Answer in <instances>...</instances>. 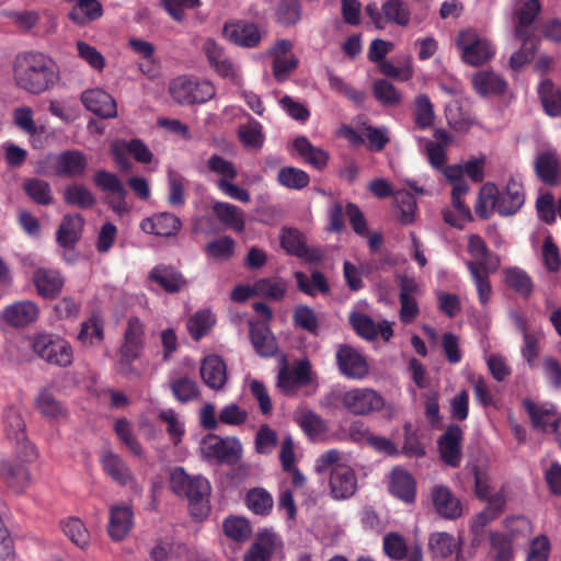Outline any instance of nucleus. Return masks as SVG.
<instances>
[{"instance_id":"obj_38","label":"nucleus","mask_w":561,"mask_h":561,"mask_svg":"<svg viewBox=\"0 0 561 561\" xmlns=\"http://www.w3.org/2000/svg\"><path fill=\"white\" fill-rule=\"evenodd\" d=\"M428 548L433 557L447 558L459 554L461 540L448 533H434L428 539Z\"/></svg>"},{"instance_id":"obj_28","label":"nucleus","mask_w":561,"mask_h":561,"mask_svg":"<svg viewBox=\"0 0 561 561\" xmlns=\"http://www.w3.org/2000/svg\"><path fill=\"white\" fill-rule=\"evenodd\" d=\"M469 186H458L451 190V202L457 218H453L451 209L446 208L443 210V217L446 224L451 227L462 229L465 225L472 220L470 208L465 204L463 196L468 193Z\"/></svg>"},{"instance_id":"obj_52","label":"nucleus","mask_w":561,"mask_h":561,"mask_svg":"<svg viewBox=\"0 0 561 561\" xmlns=\"http://www.w3.org/2000/svg\"><path fill=\"white\" fill-rule=\"evenodd\" d=\"M215 323V314L209 309H203L188 318L186 327L192 339L199 340L211 330Z\"/></svg>"},{"instance_id":"obj_21","label":"nucleus","mask_w":561,"mask_h":561,"mask_svg":"<svg viewBox=\"0 0 561 561\" xmlns=\"http://www.w3.org/2000/svg\"><path fill=\"white\" fill-rule=\"evenodd\" d=\"M81 102L84 107L104 118H113L117 115L115 100L101 88L87 89L81 93Z\"/></svg>"},{"instance_id":"obj_20","label":"nucleus","mask_w":561,"mask_h":561,"mask_svg":"<svg viewBox=\"0 0 561 561\" xmlns=\"http://www.w3.org/2000/svg\"><path fill=\"white\" fill-rule=\"evenodd\" d=\"M350 323L355 332L367 341L375 340L378 334H380L385 341H389L393 335V322L388 320H382L376 324L370 317L354 311L350 314Z\"/></svg>"},{"instance_id":"obj_44","label":"nucleus","mask_w":561,"mask_h":561,"mask_svg":"<svg viewBox=\"0 0 561 561\" xmlns=\"http://www.w3.org/2000/svg\"><path fill=\"white\" fill-rule=\"evenodd\" d=\"M104 323L100 316L92 314L83 321L77 336L79 343L85 347L96 346L103 342Z\"/></svg>"},{"instance_id":"obj_53","label":"nucleus","mask_w":561,"mask_h":561,"mask_svg":"<svg viewBox=\"0 0 561 561\" xmlns=\"http://www.w3.org/2000/svg\"><path fill=\"white\" fill-rule=\"evenodd\" d=\"M298 288L310 296H316L317 293L327 294L329 286L325 277L320 272H313L309 279L302 272H295L294 274Z\"/></svg>"},{"instance_id":"obj_18","label":"nucleus","mask_w":561,"mask_h":561,"mask_svg":"<svg viewBox=\"0 0 561 561\" xmlns=\"http://www.w3.org/2000/svg\"><path fill=\"white\" fill-rule=\"evenodd\" d=\"M134 527V512L128 504H113L108 508L107 534L113 541H123Z\"/></svg>"},{"instance_id":"obj_12","label":"nucleus","mask_w":561,"mask_h":561,"mask_svg":"<svg viewBox=\"0 0 561 561\" xmlns=\"http://www.w3.org/2000/svg\"><path fill=\"white\" fill-rule=\"evenodd\" d=\"M365 11L379 30H383L388 23L407 26L411 18L410 9L402 0H387L381 5V12L375 3H370Z\"/></svg>"},{"instance_id":"obj_49","label":"nucleus","mask_w":561,"mask_h":561,"mask_svg":"<svg viewBox=\"0 0 561 561\" xmlns=\"http://www.w3.org/2000/svg\"><path fill=\"white\" fill-rule=\"evenodd\" d=\"M83 229V218L80 215H67L64 217L57 232V241L62 247L76 243Z\"/></svg>"},{"instance_id":"obj_48","label":"nucleus","mask_w":561,"mask_h":561,"mask_svg":"<svg viewBox=\"0 0 561 561\" xmlns=\"http://www.w3.org/2000/svg\"><path fill=\"white\" fill-rule=\"evenodd\" d=\"M149 278L169 293H176L185 285V280L180 273L163 265L152 268Z\"/></svg>"},{"instance_id":"obj_33","label":"nucleus","mask_w":561,"mask_h":561,"mask_svg":"<svg viewBox=\"0 0 561 561\" xmlns=\"http://www.w3.org/2000/svg\"><path fill=\"white\" fill-rule=\"evenodd\" d=\"M278 543V537L274 533L264 530L245 552L243 561H268Z\"/></svg>"},{"instance_id":"obj_46","label":"nucleus","mask_w":561,"mask_h":561,"mask_svg":"<svg viewBox=\"0 0 561 561\" xmlns=\"http://www.w3.org/2000/svg\"><path fill=\"white\" fill-rule=\"evenodd\" d=\"M379 72L399 81H409L414 75L411 56L397 57L394 60L383 61Z\"/></svg>"},{"instance_id":"obj_31","label":"nucleus","mask_w":561,"mask_h":561,"mask_svg":"<svg viewBox=\"0 0 561 561\" xmlns=\"http://www.w3.org/2000/svg\"><path fill=\"white\" fill-rule=\"evenodd\" d=\"M474 91L481 96L502 94L506 89L505 80L492 70H480L471 78Z\"/></svg>"},{"instance_id":"obj_43","label":"nucleus","mask_w":561,"mask_h":561,"mask_svg":"<svg viewBox=\"0 0 561 561\" xmlns=\"http://www.w3.org/2000/svg\"><path fill=\"white\" fill-rule=\"evenodd\" d=\"M103 470L116 482L127 484L133 474L123 459L112 450H105L101 457Z\"/></svg>"},{"instance_id":"obj_2","label":"nucleus","mask_w":561,"mask_h":561,"mask_svg":"<svg viewBox=\"0 0 561 561\" xmlns=\"http://www.w3.org/2000/svg\"><path fill=\"white\" fill-rule=\"evenodd\" d=\"M524 203L523 183L519 179L513 176L503 191H500L494 183H484L479 191L474 210L483 219L489 218L494 211H497L501 216H511L516 214Z\"/></svg>"},{"instance_id":"obj_50","label":"nucleus","mask_w":561,"mask_h":561,"mask_svg":"<svg viewBox=\"0 0 561 561\" xmlns=\"http://www.w3.org/2000/svg\"><path fill=\"white\" fill-rule=\"evenodd\" d=\"M538 93L546 113L556 117L561 115V91L549 80H542Z\"/></svg>"},{"instance_id":"obj_17","label":"nucleus","mask_w":561,"mask_h":561,"mask_svg":"<svg viewBox=\"0 0 561 561\" xmlns=\"http://www.w3.org/2000/svg\"><path fill=\"white\" fill-rule=\"evenodd\" d=\"M53 172L57 176L76 178L84 173L88 160L79 150H66L48 158Z\"/></svg>"},{"instance_id":"obj_6","label":"nucleus","mask_w":561,"mask_h":561,"mask_svg":"<svg viewBox=\"0 0 561 561\" xmlns=\"http://www.w3.org/2000/svg\"><path fill=\"white\" fill-rule=\"evenodd\" d=\"M169 93L176 103L191 105L211 100L216 94V89L208 80L180 76L170 82Z\"/></svg>"},{"instance_id":"obj_14","label":"nucleus","mask_w":561,"mask_h":561,"mask_svg":"<svg viewBox=\"0 0 561 561\" xmlns=\"http://www.w3.org/2000/svg\"><path fill=\"white\" fill-rule=\"evenodd\" d=\"M336 363L340 371L350 379L362 380L369 373L366 357L350 345H342L336 351Z\"/></svg>"},{"instance_id":"obj_9","label":"nucleus","mask_w":561,"mask_h":561,"mask_svg":"<svg viewBox=\"0 0 561 561\" xmlns=\"http://www.w3.org/2000/svg\"><path fill=\"white\" fill-rule=\"evenodd\" d=\"M145 343V327L138 318H130L124 334V343L119 348V370L130 374V364L140 357Z\"/></svg>"},{"instance_id":"obj_58","label":"nucleus","mask_w":561,"mask_h":561,"mask_svg":"<svg viewBox=\"0 0 561 561\" xmlns=\"http://www.w3.org/2000/svg\"><path fill=\"white\" fill-rule=\"evenodd\" d=\"M505 499L503 495H496L494 499H490L488 506L480 512L471 524V529L474 533H479L490 522L495 519L501 513Z\"/></svg>"},{"instance_id":"obj_57","label":"nucleus","mask_w":561,"mask_h":561,"mask_svg":"<svg viewBox=\"0 0 561 561\" xmlns=\"http://www.w3.org/2000/svg\"><path fill=\"white\" fill-rule=\"evenodd\" d=\"M64 198L67 204L79 208H89L95 203L91 191L82 184H72L66 187Z\"/></svg>"},{"instance_id":"obj_40","label":"nucleus","mask_w":561,"mask_h":561,"mask_svg":"<svg viewBox=\"0 0 561 561\" xmlns=\"http://www.w3.org/2000/svg\"><path fill=\"white\" fill-rule=\"evenodd\" d=\"M391 493L404 502H413L415 497V481L413 477L401 468H394L390 478Z\"/></svg>"},{"instance_id":"obj_4","label":"nucleus","mask_w":561,"mask_h":561,"mask_svg":"<svg viewBox=\"0 0 561 561\" xmlns=\"http://www.w3.org/2000/svg\"><path fill=\"white\" fill-rule=\"evenodd\" d=\"M169 484L176 495L187 499L192 517L203 520L208 516L211 488L206 478L199 474L190 476L182 467H175L170 471Z\"/></svg>"},{"instance_id":"obj_36","label":"nucleus","mask_w":561,"mask_h":561,"mask_svg":"<svg viewBox=\"0 0 561 561\" xmlns=\"http://www.w3.org/2000/svg\"><path fill=\"white\" fill-rule=\"evenodd\" d=\"M499 531L504 534L510 542L519 547L524 545L533 534V524L525 516L508 517L504 522V529Z\"/></svg>"},{"instance_id":"obj_39","label":"nucleus","mask_w":561,"mask_h":561,"mask_svg":"<svg viewBox=\"0 0 561 561\" xmlns=\"http://www.w3.org/2000/svg\"><path fill=\"white\" fill-rule=\"evenodd\" d=\"M280 244L290 254L305 257L308 261L319 260L316 251H309L305 243V237L295 229H283L280 234Z\"/></svg>"},{"instance_id":"obj_37","label":"nucleus","mask_w":561,"mask_h":561,"mask_svg":"<svg viewBox=\"0 0 561 561\" xmlns=\"http://www.w3.org/2000/svg\"><path fill=\"white\" fill-rule=\"evenodd\" d=\"M538 176L546 183L556 184L561 179V162L553 151H543L536 158Z\"/></svg>"},{"instance_id":"obj_23","label":"nucleus","mask_w":561,"mask_h":561,"mask_svg":"<svg viewBox=\"0 0 561 561\" xmlns=\"http://www.w3.org/2000/svg\"><path fill=\"white\" fill-rule=\"evenodd\" d=\"M182 222L179 217L171 213H159L145 218L140 222V229L145 233L157 237L171 238L179 233Z\"/></svg>"},{"instance_id":"obj_24","label":"nucleus","mask_w":561,"mask_h":561,"mask_svg":"<svg viewBox=\"0 0 561 561\" xmlns=\"http://www.w3.org/2000/svg\"><path fill=\"white\" fill-rule=\"evenodd\" d=\"M37 294L43 298L54 299L62 290L65 278L61 273L54 268L39 267L32 276Z\"/></svg>"},{"instance_id":"obj_35","label":"nucleus","mask_w":561,"mask_h":561,"mask_svg":"<svg viewBox=\"0 0 561 561\" xmlns=\"http://www.w3.org/2000/svg\"><path fill=\"white\" fill-rule=\"evenodd\" d=\"M244 504L254 515L268 516L274 507V499L266 489L255 486L247 491Z\"/></svg>"},{"instance_id":"obj_13","label":"nucleus","mask_w":561,"mask_h":561,"mask_svg":"<svg viewBox=\"0 0 561 561\" xmlns=\"http://www.w3.org/2000/svg\"><path fill=\"white\" fill-rule=\"evenodd\" d=\"M111 152L122 171H128L131 168L128 156H133L136 161L141 163H149L153 158L150 149L140 139H131L129 141L117 139L112 142Z\"/></svg>"},{"instance_id":"obj_61","label":"nucleus","mask_w":561,"mask_h":561,"mask_svg":"<svg viewBox=\"0 0 561 561\" xmlns=\"http://www.w3.org/2000/svg\"><path fill=\"white\" fill-rule=\"evenodd\" d=\"M236 243L230 237H221L207 243L205 251L215 261H227L234 253Z\"/></svg>"},{"instance_id":"obj_45","label":"nucleus","mask_w":561,"mask_h":561,"mask_svg":"<svg viewBox=\"0 0 561 561\" xmlns=\"http://www.w3.org/2000/svg\"><path fill=\"white\" fill-rule=\"evenodd\" d=\"M62 533L67 538L80 549L90 546L91 535L83 520L78 517L70 516L60 522Z\"/></svg>"},{"instance_id":"obj_7","label":"nucleus","mask_w":561,"mask_h":561,"mask_svg":"<svg viewBox=\"0 0 561 561\" xmlns=\"http://www.w3.org/2000/svg\"><path fill=\"white\" fill-rule=\"evenodd\" d=\"M456 46L462 61L474 67L488 62L495 54L492 43L470 28L459 32Z\"/></svg>"},{"instance_id":"obj_1","label":"nucleus","mask_w":561,"mask_h":561,"mask_svg":"<svg viewBox=\"0 0 561 561\" xmlns=\"http://www.w3.org/2000/svg\"><path fill=\"white\" fill-rule=\"evenodd\" d=\"M13 80L22 90L37 95L55 84L57 75L49 57L41 53H25L14 61Z\"/></svg>"},{"instance_id":"obj_27","label":"nucleus","mask_w":561,"mask_h":561,"mask_svg":"<svg viewBox=\"0 0 561 561\" xmlns=\"http://www.w3.org/2000/svg\"><path fill=\"white\" fill-rule=\"evenodd\" d=\"M201 377L207 387L222 389L228 379L225 360L215 354L205 356L201 363Z\"/></svg>"},{"instance_id":"obj_10","label":"nucleus","mask_w":561,"mask_h":561,"mask_svg":"<svg viewBox=\"0 0 561 561\" xmlns=\"http://www.w3.org/2000/svg\"><path fill=\"white\" fill-rule=\"evenodd\" d=\"M341 402L344 409L354 415H369L385 407L383 397L368 387L353 388L345 391Z\"/></svg>"},{"instance_id":"obj_16","label":"nucleus","mask_w":561,"mask_h":561,"mask_svg":"<svg viewBox=\"0 0 561 561\" xmlns=\"http://www.w3.org/2000/svg\"><path fill=\"white\" fill-rule=\"evenodd\" d=\"M41 313L38 305L32 300H19L4 307L0 320L13 328H23L35 322Z\"/></svg>"},{"instance_id":"obj_8","label":"nucleus","mask_w":561,"mask_h":561,"mask_svg":"<svg viewBox=\"0 0 561 561\" xmlns=\"http://www.w3.org/2000/svg\"><path fill=\"white\" fill-rule=\"evenodd\" d=\"M204 459L219 463H236L242 456V445L236 437L206 435L199 446Z\"/></svg>"},{"instance_id":"obj_22","label":"nucleus","mask_w":561,"mask_h":561,"mask_svg":"<svg viewBox=\"0 0 561 561\" xmlns=\"http://www.w3.org/2000/svg\"><path fill=\"white\" fill-rule=\"evenodd\" d=\"M462 431L458 425H450L438 438L440 459L449 467H458L461 461Z\"/></svg>"},{"instance_id":"obj_34","label":"nucleus","mask_w":561,"mask_h":561,"mask_svg":"<svg viewBox=\"0 0 561 561\" xmlns=\"http://www.w3.org/2000/svg\"><path fill=\"white\" fill-rule=\"evenodd\" d=\"M513 8L518 20L515 36L523 38V36L529 35L528 28L540 12L541 7L538 0H515Z\"/></svg>"},{"instance_id":"obj_25","label":"nucleus","mask_w":561,"mask_h":561,"mask_svg":"<svg viewBox=\"0 0 561 561\" xmlns=\"http://www.w3.org/2000/svg\"><path fill=\"white\" fill-rule=\"evenodd\" d=\"M310 381V363L307 359L298 362L291 369L285 364L278 374L277 387L284 393H293Z\"/></svg>"},{"instance_id":"obj_30","label":"nucleus","mask_w":561,"mask_h":561,"mask_svg":"<svg viewBox=\"0 0 561 561\" xmlns=\"http://www.w3.org/2000/svg\"><path fill=\"white\" fill-rule=\"evenodd\" d=\"M524 407L529 414L533 425L542 432H552L554 422L560 421L557 416L556 408L552 404H537L526 400Z\"/></svg>"},{"instance_id":"obj_63","label":"nucleus","mask_w":561,"mask_h":561,"mask_svg":"<svg viewBox=\"0 0 561 561\" xmlns=\"http://www.w3.org/2000/svg\"><path fill=\"white\" fill-rule=\"evenodd\" d=\"M18 445L15 447L14 457L11 460H5L14 465H24L30 468L38 459V450L25 436L16 438Z\"/></svg>"},{"instance_id":"obj_15","label":"nucleus","mask_w":561,"mask_h":561,"mask_svg":"<svg viewBox=\"0 0 561 561\" xmlns=\"http://www.w3.org/2000/svg\"><path fill=\"white\" fill-rule=\"evenodd\" d=\"M289 39H278L268 50L273 58V75L278 81H284L298 67V58L293 53Z\"/></svg>"},{"instance_id":"obj_59","label":"nucleus","mask_w":561,"mask_h":561,"mask_svg":"<svg viewBox=\"0 0 561 561\" xmlns=\"http://www.w3.org/2000/svg\"><path fill=\"white\" fill-rule=\"evenodd\" d=\"M94 183L108 196L122 197L126 196V191L123 183L116 174L104 170L98 171L94 174Z\"/></svg>"},{"instance_id":"obj_56","label":"nucleus","mask_w":561,"mask_h":561,"mask_svg":"<svg viewBox=\"0 0 561 561\" xmlns=\"http://www.w3.org/2000/svg\"><path fill=\"white\" fill-rule=\"evenodd\" d=\"M287 284L277 277L256 280V297L279 300L285 296Z\"/></svg>"},{"instance_id":"obj_11","label":"nucleus","mask_w":561,"mask_h":561,"mask_svg":"<svg viewBox=\"0 0 561 561\" xmlns=\"http://www.w3.org/2000/svg\"><path fill=\"white\" fill-rule=\"evenodd\" d=\"M222 35L237 46L254 48L266 35V30L254 22L233 20L224 25Z\"/></svg>"},{"instance_id":"obj_42","label":"nucleus","mask_w":561,"mask_h":561,"mask_svg":"<svg viewBox=\"0 0 561 561\" xmlns=\"http://www.w3.org/2000/svg\"><path fill=\"white\" fill-rule=\"evenodd\" d=\"M489 545L488 557L490 561H514L517 547L510 542L504 534L499 530L491 531Z\"/></svg>"},{"instance_id":"obj_62","label":"nucleus","mask_w":561,"mask_h":561,"mask_svg":"<svg viewBox=\"0 0 561 561\" xmlns=\"http://www.w3.org/2000/svg\"><path fill=\"white\" fill-rule=\"evenodd\" d=\"M505 284L523 296H528L533 290L529 276L518 267H510L504 271Z\"/></svg>"},{"instance_id":"obj_29","label":"nucleus","mask_w":561,"mask_h":561,"mask_svg":"<svg viewBox=\"0 0 561 561\" xmlns=\"http://www.w3.org/2000/svg\"><path fill=\"white\" fill-rule=\"evenodd\" d=\"M432 499L437 513L442 517L455 519L461 515V504L448 488L444 485L434 486Z\"/></svg>"},{"instance_id":"obj_32","label":"nucleus","mask_w":561,"mask_h":561,"mask_svg":"<svg viewBox=\"0 0 561 561\" xmlns=\"http://www.w3.org/2000/svg\"><path fill=\"white\" fill-rule=\"evenodd\" d=\"M294 150L312 168L322 170L328 165L330 156L322 148L313 146L306 137L300 136L293 141Z\"/></svg>"},{"instance_id":"obj_54","label":"nucleus","mask_w":561,"mask_h":561,"mask_svg":"<svg viewBox=\"0 0 561 561\" xmlns=\"http://www.w3.org/2000/svg\"><path fill=\"white\" fill-rule=\"evenodd\" d=\"M171 390L175 399L182 403L193 401L199 396L197 383L193 379L184 376L171 380Z\"/></svg>"},{"instance_id":"obj_55","label":"nucleus","mask_w":561,"mask_h":561,"mask_svg":"<svg viewBox=\"0 0 561 561\" xmlns=\"http://www.w3.org/2000/svg\"><path fill=\"white\" fill-rule=\"evenodd\" d=\"M276 21L284 26H291L301 18V5L298 0H279L275 11Z\"/></svg>"},{"instance_id":"obj_19","label":"nucleus","mask_w":561,"mask_h":561,"mask_svg":"<svg viewBox=\"0 0 561 561\" xmlns=\"http://www.w3.org/2000/svg\"><path fill=\"white\" fill-rule=\"evenodd\" d=\"M0 481L3 482L8 491L21 495L32 485L33 477L27 466L1 461Z\"/></svg>"},{"instance_id":"obj_3","label":"nucleus","mask_w":561,"mask_h":561,"mask_svg":"<svg viewBox=\"0 0 561 561\" xmlns=\"http://www.w3.org/2000/svg\"><path fill=\"white\" fill-rule=\"evenodd\" d=\"M314 470L319 474L330 473L329 489L334 500H346L355 494L357 478L350 454L337 449L327 450L316 459Z\"/></svg>"},{"instance_id":"obj_60","label":"nucleus","mask_w":561,"mask_h":561,"mask_svg":"<svg viewBox=\"0 0 561 561\" xmlns=\"http://www.w3.org/2000/svg\"><path fill=\"white\" fill-rule=\"evenodd\" d=\"M225 534L236 541H245L252 535V527L244 517L231 516L224 522Z\"/></svg>"},{"instance_id":"obj_47","label":"nucleus","mask_w":561,"mask_h":561,"mask_svg":"<svg viewBox=\"0 0 561 561\" xmlns=\"http://www.w3.org/2000/svg\"><path fill=\"white\" fill-rule=\"evenodd\" d=\"M251 342L256 353L261 356H273L277 351L275 337L265 325L251 323Z\"/></svg>"},{"instance_id":"obj_51","label":"nucleus","mask_w":561,"mask_h":561,"mask_svg":"<svg viewBox=\"0 0 561 561\" xmlns=\"http://www.w3.org/2000/svg\"><path fill=\"white\" fill-rule=\"evenodd\" d=\"M36 410L50 421L62 420L67 416V410L48 391H41L35 399Z\"/></svg>"},{"instance_id":"obj_41","label":"nucleus","mask_w":561,"mask_h":561,"mask_svg":"<svg viewBox=\"0 0 561 561\" xmlns=\"http://www.w3.org/2000/svg\"><path fill=\"white\" fill-rule=\"evenodd\" d=\"M214 214L227 228L241 232L244 230V213L236 205L216 202L213 206Z\"/></svg>"},{"instance_id":"obj_26","label":"nucleus","mask_w":561,"mask_h":561,"mask_svg":"<svg viewBox=\"0 0 561 561\" xmlns=\"http://www.w3.org/2000/svg\"><path fill=\"white\" fill-rule=\"evenodd\" d=\"M468 252L472 260L466 265L474 264L480 271L495 272L500 267V257L489 251L485 242L478 234H471L468 239Z\"/></svg>"},{"instance_id":"obj_5","label":"nucleus","mask_w":561,"mask_h":561,"mask_svg":"<svg viewBox=\"0 0 561 561\" xmlns=\"http://www.w3.org/2000/svg\"><path fill=\"white\" fill-rule=\"evenodd\" d=\"M33 353L49 365L68 367L73 362V348L65 337L45 331L30 336Z\"/></svg>"},{"instance_id":"obj_64","label":"nucleus","mask_w":561,"mask_h":561,"mask_svg":"<svg viewBox=\"0 0 561 561\" xmlns=\"http://www.w3.org/2000/svg\"><path fill=\"white\" fill-rule=\"evenodd\" d=\"M278 182L288 188L300 190L309 184V175L294 167L282 168L277 175Z\"/></svg>"}]
</instances>
